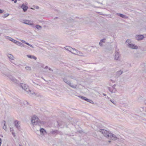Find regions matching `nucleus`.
I'll return each mask as SVG.
<instances>
[{
	"label": "nucleus",
	"mask_w": 146,
	"mask_h": 146,
	"mask_svg": "<svg viewBox=\"0 0 146 146\" xmlns=\"http://www.w3.org/2000/svg\"><path fill=\"white\" fill-rule=\"evenodd\" d=\"M16 42L15 44L17 45L20 46L21 47H26L27 46L26 45H24L22 43L20 42H19L17 41Z\"/></svg>",
	"instance_id": "nucleus-14"
},
{
	"label": "nucleus",
	"mask_w": 146,
	"mask_h": 146,
	"mask_svg": "<svg viewBox=\"0 0 146 146\" xmlns=\"http://www.w3.org/2000/svg\"><path fill=\"white\" fill-rule=\"evenodd\" d=\"M25 69L27 70H31V68L29 66H26L25 67Z\"/></svg>",
	"instance_id": "nucleus-32"
},
{
	"label": "nucleus",
	"mask_w": 146,
	"mask_h": 146,
	"mask_svg": "<svg viewBox=\"0 0 146 146\" xmlns=\"http://www.w3.org/2000/svg\"><path fill=\"white\" fill-rule=\"evenodd\" d=\"M2 140L1 138H0V146H1V143Z\"/></svg>",
	"instance_id": "nucleus-42"
},
{
	"label": "nucleus",
	"mask_w": 146,
	"mask_h": 146,
	"mask_svg": "<svg viewBox=\"0 0 146 146\" xmlns=\"http://www.w3.org/2000/svg\"><path fill=\"white\" fill-rule=\"evenodd\" d=\"M4 126L3 127V128L5 130H6L7 129V127L5 125V121H4Z\"/></svg>",
	"instance_id": "nucleus-31"
},
{
	"label": "nucleus",
	"mask_w": 146,
	"mask_h": 146,
	"mask_svg": "<svg viewBox=\"0 0 146 146\" xmlns=\"http://www.w3.org/2000/svg\"><path fill=\"white\" fill-rule=\"evenodd\" d=\"M115 84L113 85L111 87H108V89L109 90V91L111 93V92L112 91L113 89L114 88V87H115L116 86Z\"/></svg>",
	"instance_id": "nucleus-19"
},
{
	"label": "nucleus",
	"mask_w": 146,
	"mask_h": 146,
	"mask_svg": "<svg viewBox=\"0 0 146 146\" xmlns=\"http://www.w3.org/2000/svg\"><path fill=\"white\" fill-rule=\"evenodd\" d=\"M63 80L66 83L68 81V80H67V79L66 78V77H64V78H63Z\"/></svg>",
	"instance_id": "nucleus-33"
},
{
	"label": "nucleus",
	"mask_w": 146,
	"mask_h": 146,
	"mask_svg": "<svg viewBox=\"0 0 146 146\" xmlns=\"http://www.w3.org/2000/svg\"><path fill=\"white\" fill-rule=\"evenodd\" d=\"M40 96V97L41 96H40V95H38L37 96Z\"/></svg>",
	"instance_id": "nucleus-49"
},
{
	"label": "nucleus",
	"mask_w": 146,
	"mask_h": 146,
	"mask_svg": "<svg viewBox=\"0 0 146 146\" xmlns=\"http://www.w3.org/2000/svg\"><path fill=\"white\" fill-rule=\"evenodd\" d=\"M11 62L12 63H13L15 64V65H16V64H15L13 62H12V61H11Z\"/></svg>",
	"instance_id": "nucleus-47"
},
{
	"label": "nucleus",
	"mask_w": 146,
	"mask_h": 146,
	"mask_svg": "<svg viewBox=\"0 0 146 146\" xmlns=\"http://www.w3.org/2000/svg\"><path fill=\"white\" fill-rule=\"evenodd\" d=\"M9 14L8 13L5 14H4L3 16H2V17L3 18H5L7 17H8V16H9Z\"/></svg>",
	"instance_id": "nucleus-29"
},
{
	"label": "nucleus",
	"mask_w": 146,
	"mask_h": 146,
	"mask_svg": "<svg viewBox=\"0 0 146 146\" xmlns=\"http://www.w3.org/2000/svg\"><path fill=\"white\" fill-rule=\"evenodd\" d=\"M7 56L10 59L12 60H14V57L12 55L9 54H7Z\"/></svg>",
	"instance_id": "nucleus-22"
},
{
	"label": "nucleus",
	"mask_w": 146,
	"mask_h": 146,
	"mask_svg": "<svg viewBox=\"0 0 146 146\" xmlns=\"http://www.w3.org/2000/svg\"><path fill=\"white\" fill-rule=\"evenodd\" d=\"M0 70L4 74L7 75L10 71V70L7 68L6 66L4 64L0 65Z\"/></svg>",
	"instance_id": "nucleus-2"
},
{
	"label": "nucleus",
	"mask_w": 146,
	"mask_h": 146,
	"mask_svg": "<svg viewBox=\"0 0 146 146\" xmlns=\"http://www.w3.org/2000/svg\"><path fill=\"white\" fill-rule=\"evenodd\" d=\"M10 131H12V132H13V128H11L10 129Z\"/></svg>",
	"instance_id": "nucleus-40"
},
{
	"label": "nucleus",
	"mask_w": 146,
	"mask_h": 146,
	"mask_svg": "<svg viewBox=\"0 0 146 146\" xmlns=\"http://www.w3.org/2000/svg\"><path fill=\"white\" fill-rule=\"evenodd\" d=\"M14 123L15 126L17 128L18 130H20L21 129V127L20 125H19V121L16 120L15 121Z\"/></svg>",
	"instance_id": "nucleus-8"
},
{
	"label": "nucleus",
	"mask_w": 146,
	"mask_h": 146,
	"mask_svg": "<svg viewBox=\"0 0 146 146\" xmlns=\"http://www.w3.org/2000/svg\"><path fill=\"white\" fill-rule=\"evenodd\" d=\"M57 132V131H52V133H56V132Z\"/></svg>",
	"instance_id": "nucleus-41"
},
{
	"label": "nucleus",
	"mask_w": 146,
	"mask_h": 146,
	"mask_svg": "<svg viewBox=\"0 0 146 146\" xmlns=\"http://www.w3.org/2000/svg\"><path fill=\"white\" fill-rule=\"evenodd\" d=\"M49 70L50 71H53V70L50 68H49Z\"/></svg>",
	"instance_id": "nucleus-44"
},
{
	"label": "nucleus",
	"mask_w": 146,
	"mask_h": 146,
	"mask_svg": "<svg viewBox=\"0 0 146 146\" xmlns=\"http://www.w3.org/2000/svg\"><path fill=\"white\" fill-rule=\"evenodd\" d=\"M66 83L73 88H76L77 87V85H74L72 84L71 82L70 81H68Z\"/></svg>",
	"instance_id": "nucleus-13"
},
{
	"label": "nucleus",
	"mask_w": 146,
	"mask_h": 146,
	"mask_svg": "<svg viewBox=\"0 0 146 146\" xmlns=\"http://www.w3.org/2000/svg\"><path fill=\"white\" fill-rule=\"evenodd\" d=\"M129 40H127L126 42L127 43L128 42H129Z\"/></svg>",
	"instance_id": "nucleus-46"
},
{
	"label": "nucleus",
	"mask_w": 146,
	"mask_h": 146,
	"mask_svg": "<svg viewBox=\"0 0 146 146\" xmlns=\"http://www.w3.org/2000/svg\"><path fill=\"white\" fill-rule=\"evenodd\" d=\"M58 18V17H56L55 18H54V19H57V18Z\"/></svg>",
	"instance_id": "nucleus-50"
},
{
	"label": "nucleus",
	"mask_w": 146,
	"mask_h": 146,
	"mask_svg": "<svg viewBox=\"0 0 146 146\" xmlns=\"http://www.w3.org/2000/svg\"><path fill=\"white\" fill-rule=\"evenodd\" d=\"M27 56L29 58H32V56L31 55H27Z\"/></svg>",
	"instance_id": "nucleus-36"
},
{
	"label": "nucleus",
	"mask_w": 146,
	"mask_h": 146,
	"mask_svg": "<svg viewBox=\"0 0 146 146\" xmlns=\"http://www.w3.org/2000/svg\"><path fill=\"white\" fill-rule=\"evenodd\" d=\"M12 1H14L15 0H11Z\"/></svg>",
	"instance_id": "nucleus-52"
},
{
	"label": "nucleus",
	"mask_w": 146,
	"mask_h": 146,
	"mask_svg": "<svg viewBox=\"0 0 146 146\" xmlns=\"http://www.w3.org/2000/svg\"><path fill=\"white\" fill-rule=\"evenodd\" d=\"M3 12V11L0 9V14L2 13Z\"/></svg>",
	"instance_id": "nucleus-39"
},
{
	"label": "nucleus",
	"mask_w": 146,
	"mask_h": 146,
	"mask_svg": "<svg viewBox=\"0 0 146 146\" xmlns=\"http://www.w3.org/2000/svg\"><path fill=\"white\" fill-rule=\"evenodd\" d=\"M99 44L101 46H103V43L101 42V41H100L99 42Z\"/></svg>",
	"instance_id": "nucleus-35"
},
{
	"label": "nucleus",
	"mask_w": 146,
	"mask_h": 146,
	"mask_svg": "<svg viewBox=\"0 0 146 146\" xmlns=\"http://www.w3.org/2000/svg\"><path fill=\"white\" fill-rule=\"evenodd\" d=\"M65 48L66 50L70 52H72V51L73 49V48L68 46H66L65 47Z\"/></svg>",
	"instance_id": "nucleus-18"
},
{
	"label": "nucleus",
	"mask_w": 146,
	"mask_h": 146,
	"mask_svg": "<svg viewBox=\"0 0 146 146\" xmlns=\"http://www.w3.org/2000/svg\"><path fill=\"white\" fill-rule=\"evenodd\" d=\"M5 37H6V38L9 39L10 41L12 42H13V43H16V42H17V40L14 39L13 38H12L11 37H9L8 36H5Z\"/></svg>",
	"instance_id": "nucleus-16"
},
{
	"label": "nucleus",
	"mask_w": 146,
	"mask_h": 146,
	"mask_svg": "<svg viewBox=\"0 0 146 146\" xmlns=\"http://www.w3.org/2000/svg\"><path fill=\"white\" fill-rule=\"evenodd\" d=\"M110 138L111 139L114 140H115L117 139V138L116 136L115 135L113 134L112 133H110Z\"/></svg>",
	"instance_id": "nucleus-12"
},
{
	"label": "nucleus",
	"mask_w": 146,
	"mask_h": 146,
	"mask_svg": "<svg viewBox=\"0 0 146 146\" xmlns=\"http://www.w3.org/2000/svg\"><path fill=\"white\" fill-rule=\"evenodd\" d=\"M40 131L41 133H43L44 132H46V131L43 128H40Z\"/></svg>",
	"instance_id": "nucleus-27"
},
{
	"label": "nucleus",
	"mask_w": 146,
	"mask_h": 146,
	"mask_svg": "<svg viewBox=\"0 0 146 146\" xmlns=\"http://www.w3.org/2000/svg\"><path fill=\"white\" fill-rule=\"evenodd\" d=\"M79 97L86 101L90 102L91 103H93V102L92 100L88 99L85 97L80 96H79Z\"/></svg>",
	"instance_id": "nucleus-9"
},
{
	"label": "nucleus",
	"mask_w": 146,
	"mask_h": 146,
	"mask_svg": "<svg viewBox=\"0 0 146 146\" xmlns=\"http://www.w3.org/2000/svg\"><path fill=\"white\" fill-rule=\"evenodd\" d=\"M35 27L37 29L39 30H40L42 28V27L38 25H36Z\"/></svg>",
	"instance_id": "nucleus-25"
},
{
	"label": "nucleus",
	"mask_w": 146,
	"mask_h": 146,
	"mask_svg": "<svg viewBox=\"0 0 146 146\" xmlns=\"http://www.w3.org/2000/svg\"><path fill=\"white\" fill-rule=\"evenodd\" d=\"M103 95L104 96H106V94H104V93H103Z\"/></svg>",
	"instance_id": "nucleus-45"
},
{
	"label": "nucleus",
	"mask_w": 146,
	"mask_h": 146,
	"mask_svg": "<svg viewBox=\"0 0 146 146\" xmlns=\"http://www.w3.org/2000/svg\"><path fill=\"white\" fill-rule=\"evenodd\" d=\"M9 79L13 82L16 84H18L19 81L14 77L11 75H9L8 76Z\"/></svg>",
	"instance_id": "nucleus-7"
},
{
	"label": "nucleus",
	"mask_w": 146,
	"mask_h": 146,
	"mask_svg": "<svg viewBox=\"0 0 146 146\" xmlns=\"http://www.w3.org/2000/svg\"><path fill=\"white\" fill-rule=\"evenodd\" d=\"M12 134L13 135L14 137H15V133L14 132H12Z\"/></svg>",
	"instance_id": "nucleus-37"
},
{
	"label": "nucleus",
	"mask_w": 146,
	"mask_h": 146,
	"mask_svg": "<svg viewBox=\"0 0 146 146\" xmlns=\"http://www.w3.org/2000/svg\"><path fill=\"white\" fill-rule=\"evenodd\" d=\"M127 45L128 47L133 49H137L138 48V47L137 46H135L133 44H131L128 43L127 44Z\"/></svg>",
	"instance_id": "nucleus-10"
},
{
	"label": "nucleus",
	"mask_w": 146,
	"mask_h": 146,
	"mask_svg": "<svg viewBox=\"0 0 146 146\" xmlns=\"http://www.w3.org/2000/svg\"><path fill=\"white\" fill-rule=\"evenodd\" d=\"M39 8V7L37 6L36 7V9H38Z\"/></svg>",
	"instance_id": "nucleus-48"
},
{
	"label": "nucleus",
	"mask_w": 146,
	"mask_h": 146,
	"mask_svg": "<svg viewBox=\"0 0 146 146\" xmlns=\"http://www.w3.org/2000/svg\"><path fill=\"white\" fill-rule=\"evenodd\" d=\"M19 86L22 89L24 90L26 92H27L29 94H35V95H36V94L35 93H32L31 91L29 90V89L28 86L26 84L23 83H21L19 85Z\"/></svg>",
	"instance_id": "nucleus-1"
},
{
	"label": "nucleus",
	"mask_w": 146,
	"mask_h": 146,
	"mask_svg": "<svg viewBox=\"0 0 146 146\" xmlns=\"http://www.w3.org/2000/svg\"><path fill=\"white\" fill-rule=\"evenodd\" d=\"M19 146H21V145H19Z\"/></svg>",
	"instance_id": "nucleus-55"
},
{
	"label": "nucleus",
	"mask_w": 146,
	"mask_h": 146,
	"mask_svg": "<svg viewBox=\"0 0 146 146\" xmlns=\"http://www.w3.org/2000/svg\"><path fill=\"white\" fill-rule=\"evenodd\" d=\"M77 50L73 48V49L72 51V52H71L73 54H76L77 53V51H78Z\"/></svg>",
	"instance_id": "nucleus-21"
},
{
	"label": "nucleus",
	"mask_w": 146,
	"mask_h": 146,
	"mask_svg": "<svg viewBox=\"0 0 146 146\" xmlns=\"http://www.w3.org/2000/svg\"><path fill=\"white\" fill-rule=\"evenodd\" d=\"M76 55H77L81 56H84L83 53L79 51H77V53Z\"/></svg>",
	"instance_id": "nucleus-24"
},
{
	"label": "nucleus",
	"mask_w": 146,
	"mask_h": 146,
	"mask_svg": "<svg viewBox=\"0 0 146 146\" xmlns=\"http://www.w3.org/2000/svg\"><path fill=\"white\" fill-rule=\"evenodd\" d=\"M110 101L114 105H116V102L114 100H110Z\"/></svg>",
	"instance_id": "nucleus-28"
},
{
	"label": "nucleus",
	"mask_w": 146,
	"mask_h": 146,
	"mask_svg": "<svg viewBox=\"0 0 146 146\" xmlns=\"http://www.w3.org/2000/svg\"><path fill=\"white\" fill-rule=\"evenodd\" d=\"M136 39L138 40H142L144 37L142 35H137L135 37Z\"/></svg>",
	"instance_id": "nucleus-11"
},
{
	"label": "nucleus",
	"mask_w": 146,
	"mask_h": 146,
	"mask_svg": "<svg viewBox=\"0 0 146 146\" xmlns=\"http://www.w3.org/2000/svg\"><path fill=\"white\" fill-rule=\"evenodd\" d=\"M118 50H116L115 52V55L114 59L116 60L119 61L120 57V54L119 52H118Z\"/></svg>",
	"instance_id": "nucleus-5"
},
{
	"label": "nucleus",
	"mask_w": 146,
	"mask_h": 146,
	"mask_svg": "<svg viewBox=\"0 0 146 146\" xmlns=\"http://www.w3.org/2000/svg\"><path fill=\"white\" fill-rule=\"evenodd\" d=\"M20 41L23 43H24L25 44H26L28 45V46H30L32 48H34L33 46L31 45V44H30L26 42V41H25L24 40H21Z\"/></svg>",
	"instance_id": "nucleus-17"
},
{
	"label": "nucleus",
	"mask_w": 146,
	"mask_h": 146,
	"mask_svg": "<svg viewBox=\"0 0 146 146\" xmlns=\"http://www.w3.org/2000/svg\"><path fill=\"white\" fill-rule=\"evenodd\" d=\"M48 68V66H46L45 67V68H44V69H46Z\"/></svg>",
	"instance_id": "nucleus-43"
},
{
	"label": "nucleus",
	"mask_w": 146,
	"mask_h": 146,
	"mask_svg": "<svg viewBox=\"0 0 146 146\" xmlns=\"http://www.w3.org/2000/svg\"><path fill=\"white\" fill-rule=\"evenodd\" d=\"M116 15L123 18H125L126 17L125 15L121 13H117Z\"/></svg>",
	"instance_id": "nucleus-20"
},
{
	"label": "nucleus",
	"mask_w": 146,
	"mask_h": 146,
	"mask_svg": "<svg viewBox=\"0 0 146 146\" xmlns=\"http://www.w3.org/2000/svg\"><path fill=\"white\" fill-rule=\"evenodd\" d=\"M108 97V99H109V98H110V97Z\"/></svg>",
	"instance_id": "nucleus-51"
},
{
	"label": "nucleus",
	"mask_w": 146,
	"mask_h": 146,
	"mask_svg": "<svg viewBox=\"0 0 146 146\" xmlns=\"http://www.w3.org/2000/svg\"><path fill=\"white\" fill-rule=\"evenodd\" d=\"M99 131L103 134L104 136L106 137H110V133H109L107 131L103 129H100Z\"/></svg>",
	"instance_id": "nucleus-4"
},
{
	"label": "nucleus",
	"mask_w": 146,
	"mask_h": 146,
	"mask_svg": "<svg viewBox=\"0 0 146 146\" xmlns=\"http://www.w3.org/2000/svg\"><path fill=\"white\" fill-rule=\"evenodd\" d=\"M32 58L33 59H34L35 60H36V58L35 56H32Z\"/></svg>",
	"instance_id": "nucleus-38"
},
{
	"label": "nucleus",
	"mask_w": 146,
	"mask_h": 146,
	"mask_svg": "<svg viewBox=\"0 0 146 146\" xmlns=\"http://www.w3.org/2000/svg\"><path fill=\"white\" fill-rule=\"evenodd\" d=\"M21 7L23 9V10L24 12H26L28 8V7L25 5L24 4L22 5Z\"/></svg>",
	"instance_id": "nucleus-15"
},
{
	"label": "nucleus",
	"mask_w": 146,
	"mask_h": 146,
	"mask_svg": "<svg viewBox=\"0 0 146 146\" xmlns=\"http://www.w3.org/2000/svg\"><path fill=\"white\" fill-rule=\"evenodd\" d=\"M123 73V71L120 70L117 71L116 73V75L117 76H119Z\"/></svg>",
	"instance_id": "nucleus-23"
},
{
	"label": "nucleus",
	"mask_w": 146,
	"mask_h": 146,
	"mask_svg": "<svg viewBox=\"0 0 146 146\" xmlns=\"http://www.w3.org/2000/svg\"><path fill=\"white\" fill-rule=\"evenodd\" d=\"M22 22L25 24L31 26L33 25V21H31L24 20H23Z\"/></svg>",
	"instance_id": "nucleus-6"
},
{
	"label": "nucleus",
	"mask_w": 146,
	"mask_h": 146,
	"mask_svg": "<svg viewBox=\"0 0 146 146\" xmlns=\"http://www.w3.org/2000/svg\"><path fill=\"white\" fill-rule=\"evenodd\" d=\"M100 41H101L102 42H104L105 43L106 42V39L105 38L103 39H102L101 40H100Z\"/></svg>",
	"instance_id": "nucleus-34"
},
{
	"label": "nucleus",
	"mask_w": 146,
	"mask_h": 146,
	"mask_svg": "<svg viewBox=\"0 0 146 146\" xmlns=\"http://www.w3.org/2000/svg\"><path fill=\"white\" fill-rule=\"evenodd\" d=\"M117 92V90L115 88V87H114L112 91L111 92V93H115Z\"/></svg>",
	"instance_id": "nucleus-30"
},
{
	"label": "nucleus",
	"mask_w": 146,
	"mask_h": 146,
	"mask_svg": "<svg viewBox=\"0 0 146 146\" xmlns=\"http://www.w3.org/2000/svg\"><path fill=\"white\" fill-rule=\"evenodd\" d=\"M1 33H0V36L1 35Z\"/></svg>",
	"instance_id": "nucleus-53"
},
{
	"label": "nucleus",
	"mask_w": 146,
	"mask_h": 146,
	"mask_svg": "<svg viewBox=\"0 0 146 146\" xmlns=\"http://www.w3.org/2000/svg\"><path fill=\"white\" fill-rule=\"evenodd\" d=\"M109 142H110V141H109Z\"/></svg>",
	"instance_id": "nucleus-54"
},
{
	"label": "nucleus",
	"mask_w": 146,
	"mask_h": 146,
	"mask_svg": "<svg viewBox=\"0 0 146 146\" xmlns=\"http://www.w3.org/2000/svg\"><path fill=\"white\" fill-rule=\"evenodd\" d=\"M32 82L34 84V86L37 88H38L40 86V85L38 84H37L36 83L33 81H32Z\"/></svg>",
	"instance_id": "nucleus-26"
},
{
	"label": "nucleus",
	"mask_w": 146,
	"mask_h": 146,
	"mask_svg": "<svg viewBox=\"0 0 146 146\" xmlns=\"http://www.w3.org/2000/svg\"><path fill=\"white\" fill-rule=\"evenodd\" d=\"M40 122L39 119L36 116L34 115L32 117L31 122L33 125H37L40 126L39 124Z\"/></svg>",
	"instance_id": "nucleus-3"
}]
</instances>
